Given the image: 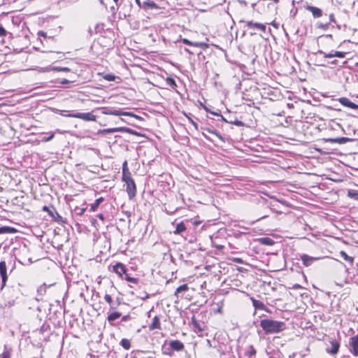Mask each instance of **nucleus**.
<instances>
[{
	"label": "nucleus",
	"mask_w": 358,
	"mask_h": 358,
	"mask_svg": "<svg viewBox=\"0 0 358 358\" xmlns=\"http://www.w3.org/2000/svg\"><path fill=\"white\" fill-rule=\"evenodd\" d=\"M96 217H97L98 218H99V219H100L101 220H102V221H103V220H104V219H105V217H104V215H103L102 213L98 214V215H96Z\"/></svg>",
	"instance_id": "50"
},
{
	"label": "nucleus",
	"mask_w": 358,
	"mask_h": 358,
	"mask_svg": "<svg viewBox=\"0 0 358 358\" xmlns=\"http://www.w3.org/2000/svg\"><path fill=\"white\" fill-rule=\"evenodd\" d=\"M125 280L134 284H136L138 281V278L130 277L127 273L125 274Z\"/></svg>",
	"instance_id": "36"
},
{
	"label": "nucleus",
	"mask_w": 358,
	"mask_h": 358,
	"mask_svg": "<svg viewBox=\"0 0 358 358\" xmlns=\"http://www.w3.org/2000/svg\"><path fill=\"white\" fill-rule=\"evenodd\" d=\"M55 136V134L53 132H51L49 134V136H47V137H44L43 139H42V141H44V142H47V141H51Z\"/></svg>",
	"instance_id": "45"
},
{
	"label": "nucleus",
	"mask_w": 358,
	"mask_h": 358,
	"mask_svg": "<svg viewBox=\"0 0 358 358\" xmlns=\"http://www.w3.org/2000/svg\"><path fill=\"white\" fill-rule=\"evenodd\" d=\"M186 231V227L185 224L181 222L176 225V229L173 231L174 234H181L182 232Z\"/></svg>",
	"instance_id": "22"
},
{
	"label": "nucleus",
	"mask_w": 358,
	"mask_h": 358,
	"mask_svg": "<svg viewBox=\"0 0 358 358\" xmlns=\"http://www.w3.org/2000/svg\"><path fill=\"white\" fill-rule=\"evenodd\" d=\"M189 287L187 284H183L179 286L175 291L174 295L177 299L183 297V292L188 291Z\"/></svg>",
	"instance_id": "17"
},
{
	"label": "nucleus",
	"mask_w": 358,
	"mask_h": 358,
	"mask_svg": "<svg viewBox=\"0 0 358 358\" xmlns=\"http://www.w3.org/2000/svg\"><path fill=\"white\" fill-rule=\"evenodd\" d=\"M116 78V76L113 74H106L104 76V79L108 81H113Z\"/></svg>",
	"instance_id": "43"
},
{
	"label": "nucleus",
	"mask_w": 358,
	"mask_h": 358,
	"mask_svg": "<svg viewBox=\"0 0 358 358\" xmlns=\"http://www.w3.org/2000/svg\"><path fill=\"white\" fill-rule=\"evenodd\" d=\"M331 348H327V352L332 355H335L338 352L340 343L338 341L336 340H333L330 341Z\"/></svg>",
	"instance_id": "13"
},
{
	"label": "nucleus",
	"mask_w": 358,
	"mask_h": 358,
	"mask_svg": "<svg viewBox=\"0 0 358 358\" xmlns=\"http://www.w3.org/2000/svg\"><path fill=\"white\" fill-rule=\"evenodd\" d=\"M251 300L252 302V305L255 309L266 310V311L268 312V308H266V306L264 305V303L263 302H262L259 300L255 299L253 298H252Z\"/></svg>",
	"instance_id": "19"
},
{
	"label": "nucleus",
	"mask_w": 358,
	"mask_h": 358,
	"mask_svg": "<svg viewBox=\"0 0 358 358\" xmlns=\"http://www.w3.org/2000/svg\"><path fill=\"white\" fill-rule=\"evenodd\" d=\"M306 9L311 12L314 17H320L322 15V11L320 8L313 6H308L306 7Z\"/></svg>",
	"instance_id": "18"
},
{
	"label": "nucleus",
	"mask_w": 358,
	"mask_h": 358,
	"mask_svg": "<svg viewBox=\"0 0 358 358\" xmlns=\"http://www.w3.org/2000/svg\"><path fill=\"white\" fill-rule=\"evenodd\" d=\"M78 99L80 100L82 102H84L87 100V99H84V98H78Z\"/></svg>",
	"instance_id": "62"
},
{
	"label": "nucleus",
	"mask_w": 358,
	"mask_h": 358,
	"mask_svg": "<svg viewBox=\"0 0 358 358\" xmlns=\"http://www.w3.org/2000/svg\"><path fill=\"white\" fill-rule=\"evenodd\" d=\"M220 117H221V120L222 121L226 122H229V121L227 120L222 115H220Z\"/></svg>",
	"instance_id": "61"
},
{
	"label": "nucleus",
	"mask_w": 358,
	"mask_h": 358,
	"mask_svg": "<svg viewBox=\"0 0 358 358\" xmlns=\"http://www.w3.org/2000/svg\"><path fill=\"white\" fill-rule=\"evenodd\" d=\"M52 69L55 71H64V72H70L71 71V69L68 67L54 66V67H52Z\"/></svg>",
	"instance_id": "35"
},
{
	"label": "nucleus",
	"mask_w": 358,
	"mask_h": 358,
	"mask_svg": "<svg viewBox=\"0 0 358 358\" xmlns=\"http://www.w3.org/2000/svg\"><path fill=\"white\" fill-rule=\"evenodd\" d=\"M113 271L122 277L123 274L127 273V268L123 264L117 263L115 266H113Z\"/></svg>",
	"instance_id": "16"
},
{
	"label": "nucleus",
	"mask_w": 358,
	"mask_h": 358,
	"mask_svg": "<svg viewBox=\"0 0 358 358\" xmlns=\"http://www.w3.org/2000/svg\"><path fill=\"white\" fill-rule=\"evenodd\" d=\"M136 3H137L138 5H139V6L141 5V2H140V1H139V0H136Z\"/></svg>",
	"instance_id": "64"
},
{
	"label": "nucleus",
	"mask_w": 358,
	"mask_h": 358,
	"mask_svg": "<svg viewBox=\"0 0 358 358\" xmlns=\"http://www.w3.org/2000/svg\"><path fill=\"white\" fill-rule=\"evenodd\" d=\"M250 351L249 352V355L250 356H252V355H255L256 354V350L255 349L252 347V346H250Z\"/></svg>",
	"instance_id": "48"
},
{
	"label": "nucleus",
	"mask_w": 358,
	"mask_h": 358,
	"mask_svg": "<svg viewBox=\"0 0 358 358\" xmlns=\"http://www.w3.org/2000/svg\"><path fill=\"white\" fill-rule=\"evenodd\" d=\"M250 91L242 92L241 96L243 100L246 101V104L248 106L255 105V103H264L266 104V101H282L285 99V96L280 92V91H264L263 93H260L259 91H253L254 95H250L247 92Z\"/></svg>",
	"instance_id": "1"
},
{
	"label": "nucleus",
	"mask_w": 358,
	"mask_h": 358,
	"mask_svg": "<svg viewBox=\"0 0 358 358\" xmlns=\"http://www.w3.org/2000/svg\"><path fill=\"white\" fill-rule=\"evenodd\" d=\"M120 131L127 132V133H129V134H135L136 133V131H134L131 129L127 128V127H120Z\"/></svg>",
	"instance_id": "40"
},
{
	"label": "nucleus",
	"mask_w": 358,
	"mask_h": 358,
	"mask_svg": "<svg viewBox=\"0 0 358 358\" xmlns=\"http://www.w3.org/2000/svg\"><path fill=\"white\" fill-rule=\"evenodd\" d=\"M193 328L194 329L195 331H197L199 332H202L203 331L202 324H201L199 322H195V325L193 326Z\"/></svg>",
	"instance_id": "39"
},
{
	"label": "nucleus",
	"mask_w": 358,
	"mask_h": 358,
	"mask_svg": "<svg viewBox=\"0 0 358 358\" xmlns=\"http://www.w3.org/2000/svg\"><path fill=\"white\" fill-rule=\"evenodd\" d=\"M349 351L355 357H358V334L349 338Z\"/></svg>",
	"instance_id": "5"
},
{
	"label": "nucleus",
	"mask_w": 358,
	"mask_h": 358,
	"mask_svg": "<svg viewBox=\"0 0 358 358\" xmlns=\"http://www.w3.org/2000/svg\"><path fill=\"white\" fill-rule=\"evenodd\" d=\"M103 201V197H100V198L96 199L94 203H93L90 205V211L94 212Z\"/></svg>",
	"instance_id": "26"
},
{
	"label": "nucleus",
	"mask_w": 358,
	"mask_h": 358,
	"mask_svg": "<svg viewBox=\"0 0 358 358\" xmlns=\"http://www.w3.org/2000/svg\"><path fill=\"white\" fill-rule=\"evenodd\" d=\"M260 326L266 334H278L286 329V324L284 322L270 319L262 320Z\"/></svg>",
	"instance_id": "2"
},
{
	"label": "nucleus",
	"mask_w": 358,
	"mask_h": 358,
	"mask_svg": "<svg viewBox=\"0 0 358 358\" xmlns=\"http://www.w3.org/2000/svg\"><path fill=\"white\" fill-rule=\"evenodd\" d=\"M148 328L150 331L161 329L160 318L159 316H155L152 318V322L149 324Z\"/></svg>",
	"instance_id": "15"
},
{
	"label": "nucleus",
	"mask_w": 358,
	"mask_h": 358,
	"mask_svg": "<svg viewBox=\"0 0 358 358\" xmlns=\"http://www.w3.org/2000/svg\"><path fill=\"white\" fill-rule=\"evenodd\" d=\"M301 259L303 264L307 267L312 265L314 262L320 259V257H310L308 255L303 254L301 256Z\"/></svg>",
	"instance_id": "11"
},
{
	"label": "nucleus",
	"mask_w": 358,
	"mask_h": 358,
	"mask_svg": "<svg viewBox=\"0 0 358 358\" xmlns=\"http://www.w3.org/2000/svg\"><path fill=\"white\" fill-rule=\"evenodd\" d=\"M184 115L187 117L188 120L194 126V127L198 130V124L191 118V114L189 113L187 115V113H184Z\"/></svg>",
	"instance_id": "37"
},
{
	"label": "nucleus",
	"mask_w": 358,
	"mask_h": 358,
	"mask_svg": "<svg viewBox=\"0 0 358 358\" xmlns=\"http://www.w3.org/2000/svg\"><path fill=\"white\" fill-rule=\"evenodd\" d=\"M236 263L241 264L243 262L242 259L241 258H235L234 260Z\"/></svg>",
	"instance_id": "54"
},
{
	"label": "nucleus",
	"mask_w": 358,
	"mask_h": 358,
	"mask_svg": "<svg viewBox=\"0 0 358 358\" xmlns=\"http://www.w3.org/2000/svg\"><path fill=\"white\" fill-rule=\"evenodd\" d=\"M169 346L171 350L177 352L182 351L185 348L184 344L179 340L171 341L169 343Z\"/></svg>",
	"instance_id": "12"
},
{
	"label": "nucleus",
	"mask_w": 358,
	"mask_h": 358,
	"mask_svg": "<svg viewBox=\"0 0 358 358\" xmlns=\"http://www.w3.org/2000/svg\"><path fill=\"white\" fill-rule=\"evenodd\" d=\"M125 176H131V173L129 171L127 166V162L124 161L122 164V178H125Z\"/></svg>",
	"instance_id": "30"
},
{
	"label": "nucleus",
	"mask_w": 358,
	"mask_h": 358,
	"mask_svg": "<svg viewBox=\"0 0 358 358\" xmlns=\"http://www.w3.org/2000/svg\"><path fill=\"white\" fill-rule=\"evenodd\" d=\"M229 123L234 124L236 126H238V127H241L243 125V123L237 119H236L234 120H229Z\"/></svg>",
	"instance_id": "41"
},
{
	"label": "nucleus",
	"mask_w": 358,
	"mask_h": 358,
	"mask_svg": "<svg viewBox=\"0 0 358 358\" xmlns=\"http://www.w3.org/2000/svg\"><path fill=\"white\" fill-rule=\"evenodd\" d=\"M202 129L206 131L208 133H211V134H215L217 136H218L220 138H222L221 136L218 134V133L215 131V130H213L211 129L210 128H202Z\"/></svg>",
	"instance_id": "44"
},
{
	"label": "nucleus",
	"mask_w": 358,
	"mask_h": 358,
	"mask_svg": "<svg viewBox=\"0 0 358 358\" xmlns=\"http://www.w3.org/2000/svg\"><path fill=\"white\" fill-rule=\"evenodd\" d=\"M346 53L344 52L336 51L334 53H328L324 55L326 58H331L334 57H337L339 58H344L345 57Z\"/></svg>",
	"instance_id": "23"
},
{
	"label": "nucleus",
	"mask_w": 358,
	"mask_h": 358,
	"mask_svg": "<svg viewBox=\"0 0 358 358\" xmlns=\"http://www.w3.org/2000/svg\"><path fill=\"white\" fill-rule=\"evenodd\" d=\"M130 318H131V317L129 315H126L122 317L121 321L126 322V321L129 320Z\"/></svg>",
	"instance_id": "47"
},
{
	"label": "nucleus",
	"mask_w": 358,
	"mask_h": 358,
	"mask_svg": "<svg viewBox=\"0 0 358 358\" xmlns=\"http://www.w3.org/2000/svg\"><path fill=\"white\" fill-rule=\"evenodd\" d=\"M301 288H302V287L299 284H294L292 286V289H301Z\"/></svg>",
	"instance_id": "49"
},
{
	"label": "nucleus",
	"mask_w": 358,
	"mask_h": 358,
	"mask_svg": "<svg viewBox=\"0 0 358 358\" xmlns=\"http://www.w3.org/2000/svg\"><path fill=\"white\" fill-rule=\"evenodd\" d=\"M122 314L119 312H113L108 315L107 320L111 324L113 322L121 317Z\"/></svg>",
	"instance_id": "25"
},
{
	"label": "nucleus",
	"mask_w": 358,
	"mask_h": 358,
	"mask_svg": "<svg viewBox=\"0 0 358 358\" xmlns=\"http://www.w3.org/2000/svg\"><path fill=\"white\" fill-rule=\"evenodd\" d=\"M0 274L2 278V287L5 285V283L8 279L6 273V264L4 261L0 262Z\"/></svg>",
	"instance_id": "14"
},
{
	"label": "nucleus",
	"mask_w": 358,
	"mask_h": 358,
	"mask_svg": "<svg viewBox=\"0 0 358 358\" xmlns=\"http://www.w3.org/2000/svg\"><path fill=\"white\" fill-rule=\"evenodd\" d=\"M117 131H120V127L100 129L98 131V134H106L115 133Z\"/></svg>",
	"instance_id": "24"
},
{
	"label": "nucleus",
	"mask_w": 358,
	"mask_h": 358,
	"mask_svg": "<svg viewBox=\"0 0 358 358\" xmlns=\"http://www.w3.org/2000/svg\"><path fill=\"white\" fill-rule=\"evenodd\" d=\"M199 103L200 104V106H201L203 107V106H206L202 101H198Z\"/></svg>",
	"instance_id": "63"
},
{
	"label": "nucleus",
	"mask_w": 358,
	"mask_h": 358,
	"mask_svg": "<svg viewBox=\"0 0 358 358\" xmlns=\"http://www.w3.org/2000/svg\"><path fill=\"white\" fill-rule=\"evenodd\" d=\"M195 322H198V321L196 320V317L194 315L192 316V326H194L195 325Z\"/></svg>",
	"instance_id": "52"
},
{
	"label": "nucleus",
	"mask_w": 358,
	"mask_h": 358,
	"mask_svg": "<svg viewBox=\"0 0 358 358\" xmlns=\"http://www.w3.org/2000/svg\"><path fill=\"white\" fill-rule=\"evenodd\" d=\"M348 196L354 200L358 201V192L355 190H349L348 192Z\"/></svg>",
	"instance_id": "31"
},
{
	"label": "nucleus",
	"mask_w": 358,
	"mask_h": 358,
	"mask_svg": "<svg viewBox=\"0 0 358 358\" xmlns=\"http://www.w3.org/2000/svg\"><path fill=\"white\" fill-rule=\"evenodd\" d=\"M287 106L289 108H294V104H293L292 103H290V102H287Z\"/></svg>",
	"instance_id": "58"
},
{
	"label": "nucleus",
	"mask_w": 358,
	"mask_h": 358,
	"mask_svg": "<svg viewBox=\"0 0 358 358\" xmlns=\"http://www.w3.org/2000/svg\"><path fill=\"white\" fill-rule=\"evenodd\" d=\"M7 35L6 30L0 25V37H5Z\"/></svg>",
	"instance_id": "46"
},
{
	"label": "nucleus",
	"mask_w": 358,
	"mask_h": 358,
	"mask_svg": "<svg viewBox=\"0 0 358 358\" xmlns=\"http://www.w3.org/2000/svg\"><path fill=\"white\" fill-rule=\"evenodd\" d=\"M182 42L185 43V44H187V45H192V43L188 41L187 39H183Z\"/></svg>",
	"instance_id": "56"
},
{
	"label": "nucleus",
	"mask_w": 358,
	"mask_h": 358,
	"mask_svg": "<svg viewBox=\"0 0 358 358\" xmlns=\"http://www.w3.org/2000/svg\"><path fill=\"white\" fill-rule=\"evenodd\" d=\"M69 80L64 79V80H61L59 83L62 84H66V83H69Z\"/></svg>",
	"instance_id": "60"
},
{
	"label": "nucleus",
	"mask_w": 358,
	"mask_h": 358,
	"mask_svg": "<svg viewBox=\"0 0 358 358\" xmlns=\"http://www.w3.org/2000/svg\"><path fill=\"white\" fill-rule=\"evenodd\" d=\"M245 26L248 29H257L264 33L266 32V24H264L253 22L252 21H247Z\"/></svg>",
	"instance_id": "10"
},
{
	"label": "nucleus",
	"mask_w": 358,
	"mask_h": 358,
	"mask_svg": "<svg viewBox=\"0 0 358 358\" xmlns=\"http://www.w3.org/2000/svg\"><path fill=\"white\" fill-rule=\"evenodd\" d=\"M338 101L344 106L357 110L358 109V100L353 99L352 101L348 97H341L338 99Z\"/></svg>",
	"instance_id": "6"
},
{
	"label": "nucleus",
	"mask_w": 358,
	"mask_h": 358,
	"mask_svg": "<svg viewBox=\"0 0 358 358\" xmlns=\"http://www.w3.org/2000/svg\"><path fill=\"white\" fill-rule=\"evenodd\" d=\"M203 108L207 112V113H210V112H212V110H210V108H208L206 106H203Z\"/></svg>",
	"instance_id": "55"
},
{
	"label": "nucleus",
	"mask_w": 358,
	"mask_h": 358,
	"mask_svg": "<svg viewBox=\"0 0 358 358\" xmlns=\"http://www.w3.org/2000/svg\"><path fill=\"white\" fill-rule=\"evenodd\" d=\"M74 117L81 119L84 121H96V117L92 113H75Z\"/></svg>",
	"instance_id": "9"
},
{
	"label": "nucleus",
	"mask_w": 358,
	"mask_h": 358,
	"mask_svg": "<svg viewBox=\"0 0 358 358\" xmlns=\"http://www.w3.org/2000/svg\"><path fill=\"white\" fill-rule=\"evenodd\" d=\"M167 84L172 88L176 87V81L171 78H168L166 80Z\"/></svg>",
	"instance_id": "38"
},
{
	"label": "nucleus",
	"mask_w": 358,
	"mask_h": 358,
	"mask_svg": "<svg viewBox=\"0 0 358 358\" xmlns=\"http://www.w3.org/2000/svg\"><path fill=\"white\" fill-rule=\"evenodd\" d=\"M341 256L347 262H350L351 264H352L354 259L352 257H350L347 255L346 252L344 251L341 252Z\"/></svg>",
	"instance_id": "32"
},
{
	"label": "nucleus",
	"mask_w": 358,
	"mask_h": 358,
	"mask_svg": "<svg viewBox=\"0 0 358 358\" xmlns=\"http://www.w3.org/2000/svg\"><path fill=\"white\" fill-rule=\"evenodd\" d=\"M16 231V229L10 227H0V234H12Z\"/></svg>",
	"instance_id": "28"
},
{
	"label": "nucleus",
	"mask_w": 358,
	"mask_h": 358,
	"mask_svg": "<svg viewBox=\"0 0 358 358\" xmlns=\"http://www.w3.org/2000/svg\"><path fill=\"white\" fill-rule=\"evenodd\" d=\"M143 8L145 10H158V13H164L163 10H164V8L160 7L158 6L155 2L151 0H147L143 2Z\"/></svg>",
	"instance_id": "7"
},
{
	"label": "nucleus",
	"mask_w": 358,
	"mask_h": 358,
	"mask_svg": "<svg viewBox=\"0 0 358 358\" xmlns=\"http://www.w3.org/2000/svg\"><path fill=\"white\" fill-rule=\"evenodd\" d=\"M86 210H87V207H84V208L76 207L74 210H75V213L76 215L81 216L85 213Z\"/></svg>",
	"instance_id": "33"
},
{
	"label": "nucleus",
	"mask_w": 358,
	"mask_h": 358,
	"mask_svg": "<svg viewBox=\"0 0 358 358\" xmlns=\"http://www.w3.org/2000/svg\"><path fill=\"white\" fill-rule=\"evenodd\" d=\"M122 180L127 185V192L129 199H132L136 194V186L131 176H125Z\"/></svg>",
	"instance_id": "3"
},
{
	"label": "nucleus",
	"mask_w": 358,
	"mask_h": 358,
	"mask_svg": "<svg viewBox=\"0 0 358 358\" xmlns=\"http://www.w3.org/2000/svg\"><path fill=\"white\" fill-rule=\"evenodd\" d=\"M327 141L329 142H331V143H344L349 141L350 139L346 137H341V138H329Z\"/></svg>",
	"instance_id": "27"
},
{
	"label": "nucleus",
	"mask_w": 358,
	"mask_h": 358,
	"mask_svg": "<svg viewBox=\"0 0 358 358\" xmlns=\"http://www.w3.org/2000/svg\"><path fill=\"white\" fill-rule=\"evenodd\" d=\"M54 111L64 117H74V115H75V113H71L69 110H59L57 108H54Z\"/></svg>",
	"instance_id": "20"
},
{
	"label": "nucleus",
	"mask_w": 358,
	"mask_h": 358,
	"mask_svg": "<svg viewBox=\"0 0 358 358\" xmlns=\"http://www.w3.org/2000/svg\"><path fill=\"white\" fill-rule=\"evenodd\" d=\"M102 113L104 115H116V116H120V115L131 116L136 119L140 118L138 115H134L131 113L122 112L121 110H117V109L103 108L102 110Z\"/></svg>",
	"instance_id": "4"
},
{
	"label": "nucleus",
	"mask_w": 358,
	"mask_h": 358,
	"mask_svg": "<svg viewBox=\"0 0 358 358\" xmlns=\"http://www.w3.org/2000/svg\"><path fill=\"white\" fill-rule=\"evenodd\" d=\"M52 210H50L48 206H44L42 209L43 211L47 212L48 215L57 222H62V217L55 210L54 207H52Z\"/></svg>",
	"instance_id": "8"
},
{
	"label": "nucleus",
	"mask_w": 358,
	"mask_h": 358,
	"mask_svg": "<svg viewBox=\"0 0 358 358\" xmlns=\"http://www.w3.org/2000/svg\"><path fill=\"white\" fill-rule=\"evenodd\" d=\"M210 114L214 115H216V116H219V117H220V115H221V114H220V110L216 111V112H215V111H212V112H210Z\"/></svg>",
	"instance_id": "51"
},
{
	"label": "nucleus",
	"mask_w": 358,
	"mask_h": 358,
	"mask_svg": "<svg viewBox=\"0 0 358 358\" xmlns=\"http://www.w3.org/2000/svg\"><path fill=\"white\" fill-rule=\"evenodd\" d=\"M131 358H142L140 357V353H136L134 355L131 356Z\"/></svg>",
	"instance_id": "53"
},
{
	"label": "nucleus",
	"mask_w": 358,
	"mask_h": 358,
	"mask_svg": "<svg viewBox=\"0 0 358 358\" xmlns=\"http://www.w3.org/2000/svg\"><path fill=\"white\" fill-rule=\"evenodd\" d=\"M259 242L264 245L271 246L275 244V241L269 237H263L259 239Z\"/></svg>",
	"instance_id": "21"
},
{
	"label": "nucleus",
	"mask_w": 358,
	"mask_h": 358,
	"mask_svg": "<svg viewBox=\"0 0 358 358\" xmlns=\"http://www.w3.org/2000/svg\"><path fill=\"white\" fill-rule=\"evenodd\" d=\"M285 92H286V94H287V98H288L289 99H291V96H290V92H291V91L287 90V91H285Z\"/></svg>",
	"instance_id": "59"
},
{
	"label": "nucleus",
	"mask_w": 358,
	"mask_h": 358,
	"mask_svg": "<svg viewBox=\"0 0 358 358\" xmlns=\"http://www.w3.org/2000/svg\"><path fill=\"white\" fill-rule=\"evenodd\" d=\"M8 306H12L14 305L15 301L14 300L9 301H8Z\"/></svg>",
	"instance_id": "57"
},
{
	"label": "nucleus",
	"mask_w": 358,
	"mask_h": 358,
	"mask_svg": "<svg viewBox=\"0 0 358 358\" xmlns=\"http://www.w3.org/2000/svg\"><path fill=\"white\" fill-rule=\"evenodd\" d=\"M120 345L124 349V350H129L131 348V342L127 338H122L120 343Z\"/></svg>",
	"instance_id": "29"
},
{
	"label": "nucleus",
	"mask_w": 358,
	"mask_h": 358,
	"mask_svg": "<svg viewBox=\"0 0 358 358\" xmlns=\"http://www.w3.org/2000/svg\"><path fill=\"white\" fill-rule=\"evenodd\" d=\"M104 299L105 301L109 303L110 305V309H115V308L112 305V302H113V300H112V297L110 296V295L108 294H106L105 296H104Z\"/></svg>",
	"instance_id": "34"
},
{
	"label": "nucleus",
	"mask_w": 358,
	"mask_h": 358,
	"mask_svg": "<svg viewBox=\"0 0 358 358\" xmlns=\"http://www.w3.org/2000/svg\"><path fill=\"white\" fill-rule=\"evenodd\" d=\"M11 354L8 350H4L0 355V358H10Z\"/></svg>",
	"instance_id": "42"
}]
</instances>
